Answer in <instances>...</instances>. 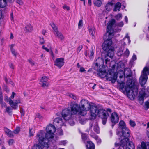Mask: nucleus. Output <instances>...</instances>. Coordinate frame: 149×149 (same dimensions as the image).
Wrapping results in <instances>:
<instances>
[{
	"label": "nucleus",
	"mask_w": 149,
	"mask_h": 149,
	"mask_svg": "<svg viewBox=\"0 0 149 149\" xmlns=\"http://www.w3.org/2000/svg\"><path fill=\"white\" fill-rule=\"evenodd\" d=\"M138 84L135 78L128 79L126 84L122 81V90L131 100H134L138 93Z\"/></svg>",
	"instance_id": "nucleus-1"
},
{
	"label": "nucleus",
	"mask_w": 149,
	"mask_h": 149,
	"mask_svg": "<svg viewBox=\"0 0 149 149\" xmlns=\"http://www.w3.org/2000/svg\"><path fill=\"white\" fill-rule=\"evenodd\" d=\"M46 133L43 131L40 130L36 137L40 143L44 146V149H48L49 139L54 137L53 135L56 131V128L54 126L50 124L46 127Z\"/></svg>",
	"instance_id": "nucleus-2"
},
{
	"label": "nucleus",
	"mask_w": 149,
	"mask_h": 149,
	"mask_svg": "<svg viewBox=\"0 0 149 149\" xmlns=\"http://www.w3.org/2000/svg\"><path fill=\"white\" fill-rule=\"evenodd\" d=\"M80 109L82 112L81 116H84L87 114V111L90 110L91 116L93 118H95L96 116L97 106L95 104L92 102L89 103L85 99L81 100L79 103Z\"/></svg>",
	"instance_id": "nucleus-3"
},
{
	"label": "nucleus",
	"mask_w": 149,
	"mask_h": 149,
	"mask_svg": "<svg viewBox=\"0 0 149 149\" xmlns=\"http://www.w3.org/2000/svg\"><path fill=\"white\" fill-rule=\"evenodd\" d=\"M115 20L112 19L109 21L107 24L106 35H107L108 38L104 41L102 45V48L104 51H106L110 48L112 47L111 46L112 42L111 38L114 35V30L112 26L115 23Z\"/></svg>",
	"instance_id": "nucleus-4"
},
{
	"label": "nucleus",
	"mask_w": 149,
	"mask_h": 149,
	"mask_svg": "<svg viewBox=\"0 0 149 149\" xmlns=\"http://www.w3.org/2000/svg\"><path fill=\"white\" fill-rule=\"evenodd\" d=\"M112 63L113 64L111 66V68L109 70V73L107 74L106 78L107 80L111 81L113 83H114L118 72L121 71V66L120 63H116L114 61L112 62Z\"/></svg>",
	"instance_id": "nucleus-5"
},
{
	"label": "nucleus",
	"mask_w": 149,
	"mask_h": 149,
	"mask_svg": "<svg viewBox=\"0 0 149 149\" xmlns=\"http://www.w3.org/2000/svg\"><path fill=\"white\" fill-rule=\"evenodd\" d=\"M143 74H142L139 78V83L142 87L146 83L148 78V75L149 74V67H145L142 71Z\"/></svg>",
	"instance_id": "nucleus-6"
},
{
	"label": "nucleus",
	"mask_w": 149,
	"mask_h": 149,
	"mask_svg": "<svg viewBox=\"0 0 149 149\" xmlns=\"http://www.w3.org/2000/svg\"><path fill=\"white\" fill-rule=\"evenodd\" d=\"M97 109V107L96 115H98L99 117L101 118L102 124L105 125L106 123L107 119L109 116L107 111L102 109H100L98 110Z\"/></svg>",
	"instance_id": "nucleus-7"
},
{
	"label": "nucleus",
	"mask_w": 149,
	"mask_h": 149,
	"mask_svg": "<svg viewBox=\"0 0 149 149\" xmlns=\"http://www.w3.org/2000/svg\"><path fill=\"white\" fill-rule=\"evenodd\" d=\"M68 108L71 109L72 113L73 115L76 114L77 113L81 116L82 111L80 109V106L75 102H72Z\"/></svg>",
	"instance_id": "nucleus-8"
},
{
	"label": "nucleus",
	"mask_w": 149,
	"mask_h": 149,
	"mask_svg": "<svg viewBox=\"0 0 149 149\" xmlns=\"http://www.w3.org/2000/svg\"><path fill=\"white\" fill-rule=\"evenodd\" d=\"M125 64H123V68H124V70H122V72H123V75H122V79L123 77L124 78L130 77L132 75V72L131 69L128 68H125Z\"/></svg>",
	"instance_id": "nucleus-9"
},
{
	"label": "nucleus",
	"mask_w": 149,
	"mask_h": 149,
	"mask_svg": "<svg viewBox=\"0 0 149 149\" xmlns=\"http://www.w3.org/2000/svg\"><path fill=\"white\" fill-rule=\"evenodd\" d=\"M130 131L126 127L124 121L122 120V138L123 137H130Z\"/></svg>",
	"instance_id": "nucleus-10"
},
{
	"label": "nucleus",
	"mask_w": 149,
	"mask_h": 149,
	"mask_svg": "<svg viewBox=\"0 0 149 149\" xmlns=\"http://www.w3.org/2000/svg\"><path fill=\"white\" fill-rule=\"evenodd\" d=\"M64 109L63 110L62 112V117L65 120H68L70 118L72 117V113L70 109Z\"/></svg>",
	"instance_id": "nucleus-11"
},
{
	"label": "nucleus",
	"mask_w": 149,
	"mask_h": 149,
	"mask_svg": "<svg viewBox=\"0 0 149 149\" xmlns=\"http://www.w3.org/2000/svg\"><path fill=\"white\" fill-rule=\"evenodd\" d=\"M94 64L95 65L94 69L96 70H98L99 68H101L104 65V59L99 57L95 61Z\"/></svg>",
	"instance_id": "nucleus-12"
},
{
	"label": "nucleus",
	"mask_w": 149,
	"mask_h": 149,
	"mask_svg": "<svg viewBox=\"0 0 149 149\" xmlns=\"http://www.w3.org/2000/svg\"><path fill=\"white\" fill-rule=\"evenodd\" d=\"M49 78L47 77L44 76L42 77L40 80V84L42 87L45 88L49 85Z\"/></svg>",
	"instance_id": "nucleus-13"
},
{
	"label": "nucleus",
	"mask_w": 149,
	"mask_h": 149,
	"mask_svg": "<svg viewBox=\"0 0 149 149\" xmlns=\"http://www.w3.org/2000/svg\"><path fill=\"white\" fill-rule=\"evenodd\" d=\"M114 49L113 47H111L107 52V54L105 56L106 64H107V62L109 61L110 60V59L107 58V57L109 56L111 58L113 57L114 54Z\"/></svg>",
	"instance_id": "nucleus-14"
},
{
	"label": "nucleus",
	"mask_w": 149,
	"mask_h": 149,
	"mask_svg": "<svg viewBox=\"0 0 149 149\" xmlns=\"http://www.w3.org/2000/svg\"><path fill=\"white\" fill-rule=\"evenodd\" d=\"M93 126H94V130L97 133L100 132V129L98 125L97 122L96 120H94L92 123L89 124V129H91Z\"/></svg>",
	"instance_id": "nucleus-15"
},
{
	"label": "nucleus",
	"mask_w": 149,
	"mask_h": 149,
	"mask_svg": "<svg viewBox=\"0 0 149 149\" xmlns=\"http://www.w3.org/2000/svg\"><path fill=\"white\" fill-rule=\"evenodd\" d=\"M20 103V100L19 99L15 100L13 101L10 98L9 99V103L11 107L14 109H17L18 104Z\"/></svg>",
	"instance_id": "nucleus-16"
},
{
	"label": "nucleus",
	"mask_w": 149,
	"mask_h": 149,
	"mask_svg": "<svg viewBox=\"0 0 149 149\" xmlns=\"http://www.w3.org/2000/svg\"><path fill=\"white\" fill-rule=\"evenodd\" d=\"M64 59L63 58H57L54 61V65L61 68L64 65Z\"/></svg>",
	"instance_id": "nucleus-17"
},
{
	"label": "nucleus",
	"mask_w": 149,
	"mask_h": 149,
	"mask_svg": "<svg viewBox=\"0 0 149 149\" xmlns=\"http://www.w3.org/2000/svg\"><path fill=\"white\" fill-rule=\"evenodd\" d=\"M64 120H63L61 118H56L54 120V124L58 126H62L63 125L65 122Z\"/></svg>",
	"instance_id": "nucleus-18"
},
{
	"label": "nucleus",
	"mask_w": 149,
	"mask_h": 149,
	"mask_svg": "<svg viewBox=\"0 0 149 149\" xmlns=\"http://www.w3.org/2000/svg\"><path fill=\"white\" fill-rule=\"evenodd\" d=\"M137 149H149V142L142 141L141 145L138 146Z\"/></svg>",
	"instance_id": "nucleus-19"
},
{
	"label": "nucleus",
	"mask_w": 149,
	"mask_h": 149,
	"mask_svg": "<svg viewBox=\"0 0 149 149\" xmlns=\"http://www.w3.org/2000/svg\"><path fill=\"white\" fill-rule=\"evenodd\" d=\"M111 121L113 123H115L118 122L119 117L117 114L116 113H113L111 117Z\"/></svg>",
	"instance_id": "nucleus-20"
},
{
	"label": "nucleus",
	"mask_w": 149,
	"mask_h": 149,
	"mask_svg": "<svg viewBox=\"0 0 149 149\" xmlns=\"http://www.w3.org/2000/svg\"><path fill=\"white\" fill-rule=\"evenodd\" d=\"M129 137H123L122 138V147L124 148V147L127 145L130 142Z\"/></svg>",
	"instance_id": "nucleus-21"
},
{
	"label": "nucleus",
	"mask_w": 149,
	"mask_h": 149,
	"mask_svg": "<svg viewBox=\"0 0 149 149\" xmlns=\"http://www.w3.org/2000/svg\"><path fill=\"white\" fill-rule=\"evenodd\" d=\"M99 76L102 78L106 77L107 73L105 70H102L101 68H99L98 70H96Z\"/></svg>",
	"instance_id": "nucleus-22"
},
{
	"label": "nucleus",
	"mask_w": 149,
	"mask_h": 149,
	"mask_svg": "<svg viewBox=\"0 0 149 149\" xmlns=\"http://www.w3.org/2000/svg\"><path fill=\"white\" fill-rule=\"evenodd\" d=\"M86 146L87 149H95V145L91 141H87Z\"/></svg>",
	"instance_id": "nucleus-23"
},
{
	"label": "nucleus",
	"mask_w": 149,
	"mask_h": 149,
	"mask_svg": "<svg viewBox=\"0 0 149 149\" xmlns=\"http://www.w3.org/2000/svg\"><path fill=\"white\" fill-rule=\"evenodd\" d=\"M4 131L7 135L9 137H13L14 135L13 132L7 128H4Z\"/></svg>",
	"instance_id": "nucleus-24"
},
{
	"label": "nucleus",
	"mask_w": 149,
	"mask_h": 149,
	"mask_svg": "<svg viewBox=\"0 0 149 149\" xmlns=\"http://www.w3.org/2000/svg\"><path fill=\"white\" fill-rule=\"evenodd\" d=\"M121 132V121H120L118 127L117 129L116 134L117 135L119 136H120V138H119L120 140V142H121V140H120V138L121 137L120 136V133Z\"/></svg>",
	"instance_id": "nucleus-25"
},
{
	"label": "nucleus",
	"mask_w": 149,
	"mask_h": 149,
	"mask_svg": "<svg viewBox=\"0 0 149 149\" xmlns=\"http://www.w3.org/2000/svg\"><path fill=\"white\" fill-rule=\"evenodd\" d=\"M141 92H142L143 94L139 96V100L140 101H142V103H143L144 100V97L146 94L145 92V89L143 88L141 91Z\"/></svg>",
	"instance_id": "nucleus-26"
},
{
	"label": "nucleus",
	"mask_w": 149,
	"mask_h": 149,
	"mask_svg": "<svg viewBox=\"0 0 149 149\" xmlns=\"http://www.w3.org/2000/svg\"><path fill=\"white\" fill-rule=\"evenodd\" d=\"M125 149H135V146L132 141L130 142L125 146Z\"/></svg>",
	"instance_id": "nucleus-27"
},
{
	"label": "nucleus",
	"mask_w": 149,
	"mask_h": 149,
	"mask_svg": "<svg viewBox=\"0 0 149 149\" xmlns=\"http://www.w3.org/2000/svg\"><path fill=\"white\" fill-rule=\"evenodd\" d=\"M54 33L60 40H62L64 39V37L63 34L59 32L58 30L54 32Z\"/></svg>",
	"instance_id": "nucleus-28"
},
{
	"label": "nucleus",
	"mask_w": 149,
	"mask_h": 149,
	"mask_svg": "<svg viewBox=\"0 0 149 149\" xmlns=\"http://www.w3.org/2000/svg\"><path fill=\"white\" fill-rule=\"evenodd\" d=\"M32 27L30 24H28L26 25L24 28V31L26 32H31L32 30Z\"/></svg>",
	"instance_id": "nucleus-29"
},
{
	"label": "nucleus",
	"mask_w": 149,
	"mask_h": 149,
	"mask_svg": "<svg viewBox=\"0 0 149 149\" xmlns=\"http://www.w3.org/2000/svg\"><path fill=\"white\" fill-rule=\"evenodd\" d=\"M121 6V4L119 2H118L115 4L114 9L113 11H116L118 10L120 11Z\"/></svg>",
	"instance_id": "nucleus-30"
},
{
	"label": "nucleus",
	"mask_w": 149,
	"mask_h": 149,
	"mask_svg": "<svg viewBox=\"0 0 149 149\" xmlns=\"http://www.w3.org/2000/svg\"><path fill=\"white\" fill-rule=\"evenodd\" d=\"M38 142V144L36 145L33 146V149H44V146L40 143Z\"/></svg>",
	"instance_id": "nucleus-31"
},
{
	"label": "nucleus",
	"mask_w": 149,
	"mask_h": 149,
	"mask_svg": "<svg viewBox=\"0 0 149 149\" xmlns=\"http://www.w3.org/2000/svg\"><path fill=\"white\" fill-rule=\"evenodd\" d=\"M7 0H0V7L1 8L5 7L6 5Z\"/></svg>",
	"instance_id": "nucleus-32"
},
{
	"label": "nucleus",
	"mask_w": 149,
	"mask_h": 149,
	"mask_svg": "<svg viewBox=\"0 0 149 149\" xmlns=\"http://www.w3.org/2000/svg\"><path fill=\"white\" fill-rule=\"evenodd\" d=\"M73 116H72L68 120H65L66 121H67L68 123H69L70 125L71 126H73L74 125L75 123L73 119L72 118Z\"/></svg>",
	"instance_id": "nucleus-33"
},
{
	"label": "nucleus",
	"mask_w": 149,
	"mask_h": 149,
	"mask_svg": "<svg viewBox=\"0 0 149 149\" xmlns=\"http://www.w3.org/2000/svg\"><path fill=\"white\" fill-rule=\"evenodd\" d=\"M93 3L97 6L100 7L102 4V2L101 1L96 0L94 1Z\"/></svg>",
	"instance_id": "nucleus-34"
},
{
	"label": "nucleus",
	"mask_w": 149,
	"mask_h": 149,
	"mask_svg": "<svg viewBox=\"0 0 149 149\" xmlns=\"http://www.w3.org/2000/svg\"><path fill=\"white\" fill-rule=\"evenodd\" d=\"M34 129L33 128H29V136H34Z\"/></svg>",
	"instance_id": "nucleus-35"
},
{
	"label": "nucleus",
	"mask_w": 149,
	"mask_h": 149,
	"mask_svg": "<svg viewBox=\"0 0 149 149\" xmlns=\"http://www.w3.org/2000/svg\"><path fill=\"white\" fill-rule=\"evenodd\" d=\"M130 54V52L127 48H126V51L124 52L123 54V55L125 57L127 58Z\"/></svg>",
	"instance_id": "nucleus-36"
},
{
	"label": "nucleus",
	"mask_w": 149,
	"mask_h": 149,
	"mask_svg": "<svg viewBox=\"0 0 149 149\" xmlns=\"http://www.w3.org/2000/svg\"><path fill=\"white\" fill-rule=\"evenodd\" d=\"M126 38H127V40H128V44L129 45L130 44V43L131 40H130V37L128 36V34L127 33L126 34V35L125 36L123 39V40H125V39H126Z\"/></svg>",
	"instance_id": "nucleus-37"
},
{
	"label": "nucleus",
	"mask_w": 149,
	"mask_h": 149,
	"mask_svg": "<svg viewBox=\"0 0 149 149\" xmlns=\"http://www.w3.org/2000/svg\"><path fill=\"white\" fill-rule=\"evenodd\" d=\"M20 129V127H17L16 129L14 130L13 132L15 134H17L19 132Z\"/></svg>",
	"instance_id": "nucleus-38"
},
{
	"label": "nucleus",
	"mask_w": 149,
	"mask_h": 149,
	"mask_svg": "<svg viewBox=\"0 0 149 149\" xmlns=\"http://www.w3.org/2000/svg\"><path fill=\"white\" fill-rule=\"evenodd\" d=\"M82 138L83 141L85 142V141L87 140V135L84 134H82Z\"/></svg>",
	"instance_id": "nucleus-39"
},
{
	"label": "nucleus",
	"mask_w": 149,
	"mask_h": 149,
	"mask_svg": "<svg viewBox=\"0 0 149 149\" xmlns=\"http://www.w3.org/2000/svg\"><path fill=\"white\" fill-rule=\"evenodd\" d=\"M51 25L54 30V32L58 30L56 26L54 23H52V24H51Z\"/></svg>",
	"instance_id": "nucleus-40"
},
{
	"label": "nucleus",
	"mask_w": 149,
	"mask_h": 149,
	"mask_svg": "<svg viewBox=\"0 0 149 149\" xmlns=\"http://www.w3.org/2000/svg\"><path fill=\"white\" fill-rule=\"evenodd\" d=\"M94 138L97 140V143L98 144H100L101 143V139L99 138L97 136H95Z\"/></svg>",
	"instance_id": "nucleus-41"
},
{
	"label": "nucleus",
	"mask_w": 149,
	"mask_h": 149,
	"mask_svg": "<svg viewBox=\"0 0 149 149\" xmlns=\"http://www.w3.org/2000/svg\"><path fill=\"white\" fill-rule=\"evenodd\" d=\"M145 106L144 107L145 109L147 110L149 108V102L148 101H146L145 103Z\"/></svg>",
	"instance_id": "nucleus-42"
},
{
	"label": "nucleus",
	"mask_w": 149,
	"mask_h": 149,
	"mask_svg": "<svg viewBox=\"0 0 149 149\" xmlns=\"http://www.w3.org/2000/svg\"><path fill=\"white\" fill-rule=\"evenodd\" d=\"M89 30L90 33L91 34L92 36H94V29L93 28H91L89 29Z\"/></svg>",
	"instance_id": "nucleus-43"
},
{
	"label": "nucleus",
	"mask_w": 149,
	"mask_h": 149,
	"mask_svg": "<svg viewBox=\"0 0 149 149\" xmlns=\"http://www.w3.org/2000/svg\"><path fill=\"white\" fill-rule=\"evenodd\" d=\"M67 140H62L60 141L59 143V144L60 145H65L67 143Z\"/></svg>",
	"instance_id": "nucleus-44"
},
{
	"label": "nucleus",
	"mask_w": 149,
	"mask_h": 149,
	"mask_svg": "<svg viewBox=\"0 0 149 149\" xmlns=\"http://www.w3.org/2000/svg\"><path fill=\"white\" fill-rule=\"evenodd\" d=\"M130 124L132 127H134L136 125V123L134 121L130 120Z\"/></svg>",
	"instance_id": "nucleus-45"
},
{
	"label": "nucleus",
	"mask_w": 149,
	"mask_h": 149,
	"mask_svg": "<svg viewBox=\"0 0 149 149\" xmlns=\"http://www.w3.org/2000/svg\"><path fill=\"white\" fill-rule=\"evenodd\" d=\"M83 48V46L82 45H80L78 47L77 49V53H79L80 51Z\"/></svg>",
	"instance_id": "nucleus-46"
},
{
	"label": "nucleus",
	"mask_w": 149,
	"mask_h": 149,
	"mask_svg": "<svg viewBox=\"0 0 149 149\" xmlns=\"http://www.w3.org/2000/svg\"><path fill=\"white\" fill-rule=\"evenodd\" d=\"M90 54L89 57L90 59H93V58L94 52L93 50L92 49L90 51Z\"/></svg>",
	"instance_id": "nucleus-47"
},
{
	"label": "nucleus",
	"mask_w": 149,
	"mask_h": 149,
	"mask_svg": "<svg viewBox=\"0 0 149 149\" xmlns=\"http://www.w3.org/2000/svg\"><path fill=\"white\" fill-rule=\"evenodd\" d=\"M69 96L70 97L73 99L74 100H76L77 98L76 96L74 94L72 93L69 94Z\"/></svg>",
	"instance_id": "nucleus-48"
},
{
	"label": "nucleus",
	"mask_w": 149,
	"mask_h": 149,
	"mask_svg": "<svg viewBox=\"0 0 149 149\" xmlns=\"http://www.w3.org/2000/svg\"><path fill=\"white\" fill-rule=\"evenodd\" d=\"M11 51L12 54L15 57H16L17 55V52L15 51L14 49L13 48H11Z\"/></svg>",
	"instance_id": "nucleus-49"
},
{
	"label": "nucleus",
	"mask_w": 149,
	"mask_h": 149,
	"mask_svg": "<svg viewBox=\"0 0 149 149\" xmlns=\"http://www.w3.org/2000/svg\"><path fill=\"white\" fill-rule=\"evenodd\" d=\"M16 2L20 5H22L23 4V2L22 0H16Z\"/></svg>",
	"instance_id": "nucleus-50"
},
{
	"label": "nucleus",
	"mask_w": 149,
	"mask_h": 149,
	"mask_svg": "<svg viewBox=\"0 0 149 149\" xmlns=\"http://www.w3.org/2000/svg\"><path fill=\"white\" fill-rule=\"evenodd\" d=\"M113 4V1H110L108 2V3L106 5H107V7H108L109 6H112Z\"/></svg>",
	"instance_id": "nucleus-51"
},
{
	"label": "nucleus",
	"mask_w": 149,
	"mask_h": 149,
	"mask_svg": "<svg viewBox=\"0 0 149 149\" xmlns=\"http://www.w3.org/2000/svg\"><path fill=\"white\" fill-rule=\"evenodd\" d=\"M40 42L41 44H43L45 42V40L43 37H40Z\"/></svg>",
	"instance_id": "nucleus-52"
},
{
	"label": "nucleus",
	"mask_w": 149,
	"mask_h": 149,
	"mask_svg": "<svg viewBox=\"0 0 149 149\" xmlns=\"http://www.w3.org/2000/svg\"><path fill=\"white\" fill-rule=\"evenodd\" d=\"M121 18V15L120 14H119L117 15L116 17V19L117 20H120Z\"/></svg>",
	"instance_id": "nucleus-53"
},
{
	"label": "nucleus",
	"mask_w": 149,
	"mask_h": 149,
	"mask_svg": "<svg viewBox=\"0 0 149 149\" xmlns=\"http://www.w3.org/2000/svg\"><path fill=\"white\" fill-rule=\"evenodd\" d=\"M58 134L60 135H62L63 134V130L61 129H59L57 130Z\"/></svg>",
	"instance_id": "nucleus-54"
},
{
	"label": "nucleus",
	"mask_w": 149,
	"mask_h": 149,
	"mask_svg": "<svg viewBox=\"0 0 149 149\" xmlns=\"http://www.w3.org/2000/svg\"><path fill=\"white\" fill-rule=\"evenodd\" d=\"M118 85L119 86V88L120 90L121 89V80L118 79L117 80Z\"/></svg>",
	"instance_id": "nucleus-55"
},
{
	"label": "nucleus",
	"mask_w": 149,
	"mask_h": 149,
	"mask_svg": "<svg viewBox=\"0 0 149 149\" xmlns=\"http://www.w3.org/2000/svg\"><path fill=\"white\" fill-rule=\"evenodd\" d=\"M0 104L1 105L2 108L5 107H6V104L3 101L0 102Z\"/></svg>",
	"instance_id": "nucleus-56"
},
{
	"label": "nucleus",
	"mask_w": 149,
	"mask_h": 149,
	"mask_svg": "<svg viewBox=\"0 0 149 149\" xmlns=\"http://www.w3.org/2000/svg\"><path fill=\"white\" fill-rule=\"evenodd\" d=\"M10 107H6V111L8 113L11 112V111H10Z\"/></svg>",
	"instance_id": "nucleus-57"
},
{
	"label": "nucleus",
	"mask_w": 149,
	"mask_h": 149,
	"mask_svg": "<svg viewBox=\"0 0 149 149\" xmlns=\"http://www.w3.org/2000/svg\"><path fill=\"white\" fill-rule=\"evenodd\" d=\"M28 61L31 65L33 66L34 65L35 63L34 61H32L31 59H29Z\"/></svg>",
	"instance_id": "nucleus-58"
},
{
	"label": "nucleus",
	"mask_w": 149,
	"mask_h": 149,
	"mask_svg": "<svg viewBox=\"0 0 149 149\" xmlns=\"http://www.w3.org/2000/svg\"><path fill=\"white\" fill-rule=\"evenodd\" d=\"M49 53L52 56V58L53 59H54L55 58V56H54V54L53 52L52 51V50L50 49V50H49Z\"/></svg>",
	"instance_id": "nucleus-59"
},
{
	"label": "nucleus",
	"mask_w": 149,
	"mask_h": 149,
	"mask_svg": "<svg viewBox=\"0 0 149 149\" xmlns=\"http://www.w3.org/2000/svg\"><path fill=\"white\" fill-rule=\"evenodd\" d=\"M83 26V22L82 20L79 21L78 23V26L79 28Z\"/></svg>",
	"instance_id": "nucleus-60"
},
{
	"label": "nucleus",
	"mask_w": 149,
	"mask_h": 149,
	"mask_svg": "<svg viewBox=\"0 0 149 149\" xmlns=\"http://www.w3.org/2000/svg\"><path fill=\"white\" fill-rule=\"evenodd\" d=\"M105 8L106 10L109 11H110L112 9V6H110L107 7V5H106Z\"/></svg>",
	"instance_id": "nucleus-61"
},
{
	"label": "nucleus",
	"mask_w": 149,
	"mask_h": 149,
	"mask_svg": "<svg viewBox=\"0 0 149 149\" xmlns=\"http://www.w3.org/2000/svg\"><path fill=\"white\" fill-rule=\"evenodd\" d=\"M63 8L65 10H70V8L69 6L66 5H64L63 7Z\"/></svg>",
	"instance_id": "nucleus-62"
},
{
	"label": "nucleus",
	"mask_w": 149,
	"mask_h": 149,
	"mask_svg": "<svg viewBox=\"0 0 149 149\" xmlns=\"http://www.w3.org/2000/svg\"><path fill=\"white\" fill-rule=\"evenodd\" d=\"M127 59L126 58H125L124 60L122 61V68L123 67V64H125V63H127Z\"/></svg>",
	"instance_id": "nucleus-63"
},
{
	"label": "nucleus",
	"mask_w": 149,
	"mask_h": 149,
	"mask_svg": "<svg viewBox=\"0 0 149 149\" xmlns=\"http://www.w3.org/2000/svg\"><path fill=\"white\" fill-rule=\"evenodd\" d=\"M7 95H5L4 97V100L6 102H9V99Z\"/></svg>",
	"instance_id": "nucleus-64"
}]
</instances>
